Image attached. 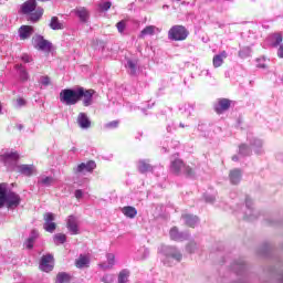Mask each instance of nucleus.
<instances>
[{
	"mask_svg": "<svg viewBox=\"0 0 283 283\" xmlns=\"http://www.w3.org/2000/svg\"><path fill=\"white\" fill-rule=\"evenodd\" d=\"M83 92L80 91V86L76 88H64L60 93V101L64 105H76L81 101Z\"/></svg>",
	"mask_w": 283,
	"mask_h": 283,
	"instance_id": "nucleus-1",
	"label": "nucleus"
},
{
	"mask_svg": "<svg viewBox=\"0 0 283 283\" xmlns=\"http://www.w3.org/2000/svg\"><path fill=\"white\" fill-rule=\"evenodd\" d=\"M187 36H189V30L185 25L177 24L168 31L169 41H186Z\"/></svg>",
	"mask_w": 283,
	"mask_h": 283,
	"instance_id": "nucleus-2",
	"label": "nucleus"
},
{
	"mask_svg": "<svg viewBox=\"0 0 283 283\" xmlns=\"http://www.w3.org/2000/svg\"><path fill=\"white\" fill-rule=\"evenodd\" d=\"M170 171L176 174V176H180V174H185V176H188L189 178H192L193 176V169L189 166H185V163H182L181 159L171 161Z\"/></svg>",
	"mask_w": 283,
	"mask_h": 283,
	"instance_id": "nucleus-3",
	"label": "nucleus"
},
{
	"mask_svg": "<svg viewBox=\"0 0 283 283\" xmlns=\"http://www.w3.org/2000/svg\"><path fill=\"white\" fill-rule=\"evenodd\" d=\"M32 45L40 52H52V42L43 39V35H35L32 38Z\"/></svg>",
	"mask_w": 283,
	"mask_h": 283,
	"instance_id": "nucleus-4",
	"label": "nucleus"
},
{
	"mask_svg": "<svg viewBox=\"0 0 283 283\" xmlns=\"http://www.w3.org/2000/svg\"><path fill=\"white\" fill-rule=\"evenodd\" d=\"M159 253H163V255H166L167 258H172V260H176L177 262L182 260V253L175 247L161 245L159 248Z\"/></svg>",
	"mask_w": 283,
	"mask_h": 283,
	"instance_id": "nucleus-5",
	"label": "nucleus"
},
{
	"mask_svg": "<svg viewBox=\"0 0 283 283\" xmlns=\"http://www.w3.org/2000/svg\"><path fill=\"white\" fill-rule=\"evenodd\" d=\"M4 205L8 207V209H17V207L21 205V196L14 191H7Z\"/></svg>",
	"mask_w": 283,
	"mask_h": 283,
	"instance_id": "nucleus-6",
	"label": "nucleus"
},
{
	"mask_svg": "<svg viewBox=\"0 0 283 283\" xmlns=\"http://www.w3.org/2000/svg\"><path fill=\"white\" fill-rule=\"evenodd\" d=\"M80 92H82V95H80V101H82L84 107H90L92 103H94V94L96 92L92 88L85 90L84 87L80 86Z\"/></svg>",
	"mask_w": 283,
	"mask_h": 283,
	"instance_id": "nucleus-7",
	"label": "nucleus"
},
{
	"mask_svg": "<svg viewBox=\"0 0 283 283\" xmlns=\"http://www.w3.org/2000/svg\"><path fill=\"white\" fill-rule=\"evenodd\" d=\"M40 269L44 273H50L54 269V256L52 254H45L41 258Z\"/></svg>",
	"mask_w": 283,
	"mask_h": 283,
	"instance_id": "nucleus-8",
	"label": "nucleus"
},
{
	"mask_svg": "<svg viewBox=\"0 0 283 283\" xmlns=\"http://www.w3.org/2000/svg\"><path fill=\"white\" fill-rule=\"evenodd\" d=\"M96 169V163L94 160H90L87 163H82L74 168L76 174H92Z\"/></svg>",
	"mask_w": 283,
	"mask_h": 283,
	"instance_id": "nucleus-9",
	"label": "nucleus"
},
{
	"mask_svg": "<svg viewBox=\"0 0 283 283\" xmlns=\"http://www.w3.org/2000/svg\"><path fill=\"white\" fill-rule=\"evenodd\" d=\"M43 229L46 230L48 233H54V231H56V223H54V213L46 212L44 214Z\"/></svg>",
	"mask_w": 283,
	"mask_h": 283,
	"instance_id": "nucleus-10",
	"label": "nucleus"
},
{
	"mask_svg": "<svg viewBox=\"0 0 283 283\" xmlns=\"http://www.w3.org/2000/svg\"><path fill=\"white\" fill-rule=\"evenodd\" d=\"M32 34H34V27L32 25H21L18 30L20 41H28Z\"/></svg>",
	"mask_w": 283,
	"mask_h": 283,
	"instance_id": "nucleus-11",
	"label": "nucleus"
},
{
	"mask_svg": "<svg viewBox=\"0 0 283 283\" xmlns=\"http://www.w3.org/2000/svg\"><path fill=\"white\" fill-rule=\"evenodd\" d=\"M66 227L71 235H78V221L76 220V217L70 216L66 222Z\"/></svg>",
	"mask_w": 283,
	"mask_h": 283,
	"instance_id": "nucleus-12",
	"label": "nucleus"
},
{
	"mask_svg": "<svg viewBox=\"0 0 283 283\" xmlns=\"http://www.w3.org/2000/svg\"><path fill=\"white\" fill-rule=\"evenodd\" d=\"M253 205V201L251 200V198H245V214L244 218L245 220H255V218H258V214H255V211L253 210V208H251V206Z\"/></svg>",
	"mask_w": 283,
	"mask_h": 283,
	"instance_id": "nucleus-13",
	"label": "nucleus"
},
{
	"mask_svg": "<svg viewBox=\"0 0 283 283\" xmlns=\"http://www.w3.org/2000/svg\"><path fill=\"white\" fill-rule=\"evenodd\" d=\"M17 160H19L18 153H4L0 155V161L3 163V165H8L9 163H17Z\"/></svg>",
	"mask_w": 283,
	"mask_h": 283,
	"instance_id": "nucleus-14",
	"label": "nucleus"
},
{
	"mask_svg": "<svg viewBox=\"0 0 283 283\" xmlns=\"http://www.w3.org/2000/svg\"><path fill=\"white\" fill-rule=\"evenodd\" d=\"M90 255L87 254H80V256L75 260V266L77 269H87L90 266Z\"/></svg>",
	"mask_w": 283,
	"mask_h": 283,
	"instance_id": "nucleus-15",
	"label": "nucleus"
},
{
	"mask_svg": "<svg viewBox=\"0 0 283 283\" xmlns=\"http://www.w3.org/2000/svg\"><path fill=\"white\" fill-rule=\"evenodd\" d=\"M77 123L82 129H90V127H92V122L90 120V117H87V114L85 113L78 114Z\"/></svg>",
	"mask_w": 283,
	"mask_h": 283,
	"instance_id": "nucleus-16",
	"label": "nucleus"
},
{
	"mask_svg": "<svg viewBox=\"0 0 283 283\" xmlns=\"http://www.w3.org/2000/svg\"><path fill=\"white\" fill-rule=\"evenodd\" d=\"M34 10H36V0H28L21 7L22 14H30Z\"/></svg>",
	"mask_w": 283,
	"mask_h": 283,
	"instance_id": "nucleus-17",
	"label": "nucleus"
},
{
	"mask_svg": "<svg viewBox=\"0 0 283 283\" xmlns=\"http://www.w3.org/2000/svg\"><path fill=\"white\" fill-rule=\"evenodd\" d=\"M76 17H78L82 23H87V19H90V11L85 7H78L74 10Z\"/></svg>",
	"mask_w": 283,
	"mask_h": 283,
	"instance_id": "nucleus-18",
	"label": "nucleus"
},
{
	"mask_svg": "<svg viewBox=\"0 0 283 283\" xmlns=\"http://www.w3.org/2000/svg\"><path fill=\"white\" fill-rule=\"evenodd\" d=\"M14 70H17L19 74V78L20 81H22V83H25V81H29L30 73H28V70L25 69V66H23V64H15Z\"/></svg>",
	"mask_w": 283,
	"mask_h": 283,
	"instance_id": "nucleus-19",
	"label": "nucleus"
},
{
	"mask_svg": "<svg viewBox=\"0 0 283 283\" xmlns=\"http://www.w3.org/2000/svg\"><path fill=\"white\" fill-rule=\"evenodd\" d=\"M231 107V101L223 98L220 99L219 103L214 106V111L217 114H222V112H227Z\"/></svg>",
	"mask_w": 283,
	"mask_h": 283,
	"instance_id": "nucleus-20",
	"label": "nucleus"
},
{
	"mask_svg": "<svg viewBox=\"0 0 283 283\" xmlns=\"http://www.w3.org/2000/svg\"><path fill=\"white\" fill-rule=\"evenodd\" d=\"M227 51H222L219 54L214 55L212 59L213 67H222V64L224 63V59H227Z\"/></svg>",
	"mask_w": 283,
	"mask_h": 283,
	"instance_id": "nucleus-21",
	"label": "nucleus"
},
{
	"mask_svg": "<svg viewBox=\"0 0 283 283\" xmlns=\"http://www.w3.org/2000/svg\"><path fill=\"white\" fill-rule=\"evenodd\" d=\"M231 185H238L242 180V170L233 169L229 174Z\"/></svg>",
	"mask_w": 283,
	"mask_h": 283,
	"instance_id": "nucleus-22",
	"label": "nucleus"
},
{
	"mask_svg": "<svg viewBox=\"0 0 283 283\" xmlns=\"http://www.w3.org/2000/svg\"><path fill=\"white\" fill-rule=\"evenodd\" d=\"M122 213L126 217L129 218L130 220H134L136 216H138V210H136L132 206H125L122 208Z\"/></svg>",
	"mask_w": 283,
	"mask_h": 283,
	"instance_id": "nucleus-23",
	"label": "nucleus"
},
{
	"mask_svg": "<svg viewBox=\"0 0 283 283\" xmlns=\"http://www.w3.org/2000/svg\"><path fill=\"white\" fill-rule=\"evenodd\" d=\"M36 238H39V231L32 230L29 238L24 242V247L27 249H33L34 248V242H36Z\"/></svg>",
	"mask_w": 283,
	"mask_h": 283,
	"instance_id": "nucleus-24",
	"label": "nucleus"
},
{
	"mask_svg": "<svg viewBox=\"0 0 283 283\" xmlns=\"http://www.w3.org/2000/svg\"><path fill=\"white\" fill-rule=\"evenodd\" d=\"M181 218L185 220V224H187V227L193 228L196 224H198V222H200L198 217L192 214H182Z\"/></svg>",
	"mask_w": 283,
	"mask_h": 283,
	"instance_id": "nucleus-25",
	"label": "nucleus"
},
{
	"mask_svg": "<svg viewBox=\"0 0 283 283\" xmlns=\"http://www.w3.org/2000/svg\"><path fill=\"white\" fill-rule=\"evenodd\" d=\"M18 171L23 176H32V174L35 171V168L32 165H20L18 166Z\"/></svg>",
	"mask_w": 283,
	"mask_h": 283,
	"instance_id": "nucleus-26",
	"label": "nucleus"
},
{
	"mask_svg": "<svg viewBox=\"0 0 283 283\" xmlns=\"http://www.w3.org/2000/svg\"><path fill=\"white\" fill-rule=\"evenodd\" d=\"M156 30H158V28H156L155 25L146 27L144 30L140 31L139 39H145V36H154V34H156Z\"/></svg>",
	"mask_w": 283,
	"mask_h": 283,
	"instance_id": "nucleus-27",
	"label": "nucleus"
},
{
	"mask_svg": "<svg viewBox=\"0 0 283 283\" xmlns=\"http://www.w3.org/2000/svg\"><path fill=\"white\" fill-rule=\"evenodd\" d=\"M170 238L171 240L182 241V240H187V234L179 232L178 228L175 227L170 229Z\"/></svg>",
	"mask_w": 283,
	"mask_h": 283,
	"instance_id": "nucleus-28",
	"label": "nucleus"
},
{
	"mask_svg": "<svg viewBox=\"0 0 283 283\" xmlns=\"http://www.w3.org/2000/svg\"><path fill=\"white\" fill-rule=\"evenodd\" d=\"M8 193V184H0V209L6 206V196Z\"/></svg>",
	"mask_w": 283,
	"mask_h": 283,
	"instance_id": "nucleus-29",
	"label": "nucleus"
},
{
	"mask_svg": "<svg viewBox=\"0 0 283 283\" xmlns=\"http://www.w3.org/2000/svg\"><path fill=\"white\" fill-rule=\"evenodd\" d=\"M49 27L51 28V30H64L65 29V25L63 24V22L59 21L57 17L51 18Z\"/></svg>",
	"mask_w": 283,
	"mask_h": 283,
	"instance_id": "nucleus-30",
	"label": "nucleus"
},
{
	"mask_svg": "<svg viewBox=\"0 0 283 283\" xmlns=\"http://www.w3.org/2000/svg\"><path fill=\"white\" fill-rule=\"evenodd\" d=\"M43 17V9L38 8L34 12L30 13L28 20L31 21V23H36L39 19Z\"/></svg>",
	"mask_w": 283,
	"mask_h": 283,
	"instance_id": "nucleus-31",
	"label": "nucleus"
},
{
	"mask_svg": "<svg viewBox=\"0 0 283 283\" xmlns=\"http://www.w3.org/2000/svg\"><path fill=\"white\" fill-rule=\"evenodd\" d=\"M130 272L127 269H124L119 272L117 283H128Z\"/></svg>",
	"mask_w": 283,
	"mask_h": 283,
	"instance_id": "nucleus-32",
	"label": "nucleus"
},
{
	"mask_svg": "<svg viewBox=\"0 0 283 283\" xmlns=\"http://www.w3.org/2000/svg\"><path fill=\"white\" fill-rule=\"evenodd\" d=\"M72 280V276L65 272H60L56 275V281L55 283H70Z\"/></svg>",
	"mask_w": 283,
	"mask_h": 283,
	"instance_id": "nucleus-33",
	"label": "nucleus"
},
{
	"mask_svg": "<svg viewBox=\"0 0 283 283\" xmlns=\"http://www.w3.org/2000/svg\"><path fill=\"white\" fill-rule=\"evenodd\" d=\"M67 241V237L64 233H56L53 237V242L59 247V244H65Z\"/></svg>",
	"mask_w": 283,
	"mask_h": 283,
	"instance_id": "nucleus-34",
	"label": "nucleus"
},
{
	"mask_svg": "<svg viewBox=\"0 0 283 283\" xmlns=\"http://www.w3.org/2000/svg\"><path fill=\"white\" fill-rule=\"evenodd\" d=\"M138 169L140 174H147V171H151L153 167L146 160H139Z\"/></svg>",
	"mask_w": 283,
	"mask_h": 283,
	"instance_id": "nucleus-35",
	"label": "nucleus"
},
{
	"mask_svg": "<svg viewBox=\"0 0 283 283\" xmlns=\"http://www.w3.org/2000/svg\"><path fill=\"white\" fill-rule=\"evenodd\" d=\"M52 182H54V178L53 177H46V176H42L38 180V184L42 185L43 187H51Z\"/></svg>",
	"mask_w": 283,
	"mask_h": 283,
	"instance_id": "nucleus-36",
	"label": "nucleus"
},
{
	"mask_svg": "<svg viewBox=\"0 0 283 283\" xmlns=\"http://www.w3.org/2000/svg\"><path fill=\"white\" fill-rule=\"evenodd\" d=\"M283 41L281 33H274L272 35V48H277Z\"/></svg>",
	"mask_w": 283,
	"mask_h": 283,
	"instance_id": "nucleus-37",
	"label": "nucleus"
},
{
	"mask_svg": "<svg viewBox=\"0 0 283 283\" xmlns=\"http://www.w3.org/2000/svg\"><path fill=\"white\" fill-rule=\"evenodd\" d=\"M116 264V255L114 253L107 254V269H113Z\"/></svg>",
	"mask_w": 283,
	"mask_h": 283,
	"instance_id": "nucleus-38",
	"label": "nucleus"
},
{
	"mask_svg": "<svg viewBox=\"0 0 283 283\" xmlns=\"http://www.w3.org/2000/svg\"><path fill=\"white\" fill-rule=\"evenodd\" d=\"M240 59H247L248 56H251V48L245 46L242 50L239 51Z\"/></svg>",
	"mask_w": 283,
	"mask_h": 283,
	"instance_id": "nucleus-39",
	"label": "nucleus"
},
{
	"mask_svg": "<svg viewBox=\"0 0 283 283\" xmlns=\"http://www.w3.org/2000/svg\"><path fill=\"white\" fill-rule=\"evenodd\" d=\"M116 28H117L119 34H123V32H125V29L127 28V20H122V21L117 22Z\"/></svg>",
	"mask_w": 283,
	"mask_h": 283,
	"instance_id": "nucleus-40",
	"label": "nucleus"
},
{
	"mask_svg": "<svg viewBox=\"0 0 283 283\" xmlns=\"http://www.w3.org/2000/svg\"><path fill=\"white\" fill-rule=\"evenodd\" d=\"M239 154L241 155V156H249V154H251V148H249V146H247V145H241L240 147H239Z\"/></svg>",
	"mask_w": 283,
	"mask_h": 283,
	"instance_id": "nucleus-41",
	"label": "nucleus"
},
{
	"mask_svg": "<svg viewBox=\"0 0 283 283\" xmlns=\"http://www.w3.org/2000/svg\"><path fill=\"white\" fill-rule=\"evenodd\" d=\"M39 83H40V85H42L43 87H48V85H50V83H51L50 76H48V75L40 76Z\"/></svg>",
	"mask_w": 283,
	"mask_h": 283,
	"instance_id": "nucleus-42",
	"label": "nucleus"
},
{
	"mask_svg": "<svg viewBox=\"0 0 283 283\" xmlns=\"http://www.w3.org/2000/svg\"><path fill=\"white\" fill-rule=\"evenodd\" d=\"M186 251L188 253H196V251H198V243L196 242H190L187 247H186Z\"/></svg>",
	"mask_w": 283,
	"mask_h": 283,
	"instance_id": "nucleus-43",
	"label": "nucleus"
},
{
	"mask_svg": "<svg viewBox=\"0 0 283 283\" xmlns=\"http://www.w3.org/2000/svg\"><path fill=\"white\" fill-rule=\"evenodd\" d=\"M97 12L99 13L107 12V0H103L102 2L98 3Z\"/></svg>",
	"mask_w": 283,
	"mask_h": 283,
	"instance_id": "nucleus-44",
	"label": "nucleus"
},
{
	"mask_svg": "<svg viewBox=\"0 0 283 283\" xmlns=\"http://www.w3.org/2000/svg\"><path fill=\"white\" fill-rule=\"evenodd\" d=\"M21 61L23 63H32L33 59L32 55H29L28 53H24L21 55Z\"/></svg>",
	"mask_w": 283,
	"mask_h": 283,
	"instance_id": "nucleus-45",
	"label": "nucleus"
},
{
	"mask_svg": "<svg viewBox=\"0 0 283 283\" xmlns=\"http://www.w3.org/2000/svg\"><path fill=\"white\" fill-rule=\"evenodd\" d=\"M127 67L130 69V74H136V63H134L132 60L127 62Z\"/></svg>",
	"mask_w": 283,
	"mask_h": 283,
	"instance_id": "nucleus-46",
	"label": "nucleus"
},
{
	"mask_svg": "<svg viewBox=\"0 0 283 283\" xmlns=\"http://www.w3.org/2000/svg\"><path fill=\"white\" fill-rule=\"evenodd\" d=\"M118 123H119L118 120H113V122L108 123L107 127L109 129H116V127H118Z\"/></svg>",
	"mask_w": 283,
	"mask_h": 283,
	"instance_id": "nucleus-47",
	"label": "nucleus"
},
{
	"mask_svg": "<svg viewBox=\"0 0 283 283\" xmlns=\"http://www.w3.org/2000/svg\"><path fill=\"white\" fill-rule=\"evenodd\" d=\"M252 147H258L260 149V147H262V142L258 138H254L252 143Z\"/></svg>",
	"mask_w": 283,
	"mask_h": 283,
	"instance_id": "nucleus-48",
	"label": "nucleus"
},
{
	"mask_svg": "<svg viewBox=\"0 0 283 283\" xmlns=\"http://www.w3.org/2000/svg\"><path fill=\"white\" fill-rule=\"evenodd\" d=\"M205 200L206 202H216V197L211 196V195H206L205 196Z\"/></svg>",
	"mask_w": 283,
	"mask_h": 283,
	"instance_id": "nucleus-49",
	"label": "nucleus"
},
{
	"mask_svg": "<svg viewBox=\"0 0 283 283\" xmlns=\"http://www.w3.org/2000/svg\"><path fill=\"white\" fill-rule=\"evenodd\" d=\"M75 198L77 200H81V198H83V190L81 189L75 190Z\"/></svg>",
	"mask_w": 283,
	"mask_h": 283,
	"instance_id": "nucleus-50",
	"label": "nucleus"
},
{
	"mask_svg": "<svg viewBox=\"0 0 283 283\" xmlns=\"http://www.w3.org/2000/svg\"><path fill=\"white\" fill-rule=\"evenodd\" d=\"M277 56H279V59H283V43L280 45V48L277 50Z\"/></svg>",
	"mask_w": 283,
	"mask_h": 283,
	"instance_id": "nucleus-51",
	"label": "nucleus"
},
{
	"mask_svg": "<svg viewBox=\"0 0 283 283\" xmlns=\"http://www.w3.org/2000/svg\"><path fill=\"white\" fill-rule=\"evenodd\" d=\"M17 103H18V105H19L20 107H23V105H25V99L19 98V99L17 101Z\"/></svg>",
	"mask_w": 283,
	"mask_h": 283,
	"instance_id": "nucleus-52",
	"label": "nucleus"
},
{
	"mask_svg": "<svg viewBox=\"0 0 283 283\" xmlns=\"http://www.w3.org/2000/svg\"><path fill=\"white\" fill-rule=\"evenodd\" d=\"M191 109H193V108L192 107H188L187 116H191Z\"/></svg>",
	"mask_w": 283,
	"mask_h": 283,
	"instance_id": "nucleus-53",
	"label": "nucleus"
},
{
	"mask_svg": "<svg viewBox=\"0 0 283 283\" xmlns=\"http://www.w3.org/2000/svg\"><path fill=\"white\" fill-rule=\"evenodd\" d=\"M167 132L169 133V134H171V132H172V129H171V126H167Z\"/></svg>",
	"mask_w": 283,
	"mask_h": 283,
	"instance_id": "nucleus-54",
	"label": "nucleus"
},
{
	"mask_svg": "<svg viewBox=\"0 0 283 283\" xmlns=\"http://www.w3.org/2000/svg\"><path fill=\"white\" fill-rule=\"evenodd\" d=\"M109 8H112V2H107V10H109Z\"/></svg>",
	"mask_w": 283,
	"mask_h": 283,
	"instance_id": "nucleus-55",
	"label": "nucleus"
},
{
	"mask_svg": "<svg viewBox=\"0 0 283 283\" xmlns=\"http://www.w3.org/2000/svg\"><path fill=\"white\" fill-rule=\"evenodd\" d=\"M232 160L235 163V161H238V156H233L232 157Z\"/></svg>",
	"mask_w": 283,
	"mask_h": 283,
	"instance_id": "nucleus-56",
	"label": "nucleus"
},
{
	"mask_svg": "<svg viewBox=\"0 0 283 283\" xmlns=\"http://www.w3.org/2000/svg\"><path fill=\"white\" fill-rule=\"evenodd\" d=\"M258 66L262 67V69L266 67V65H264V64H259Z\"/></svg>",
	"mask_w": 283,
	"mask_h": 283,
	"instance_id": "nucleus-57",
	"label": "nucleus"
},
{
	"mask_svg": "<svg viewBox=\"0 0 283 283\" xmlns=\"http://www.w3.org/2000/svg\"><path fill=\"white\" fill-rule=\"evenodd\" d=\"M99 269L105 270V266L103 264H99Z\"/></svg>",
	"mask_w": 283,
	"mask_h": 283,
	"instance_id": "nucleus-58",
	"label": "nucleus"
},
{
	"mask_svg": "<svg viewBox=\"0 0 283 283\" xmlns=\"http://www.w3.org/2000/svg\"><path fill=\"white\" fill-rule=\"evenodd\" d=\"M179 126L184 128V127H185V124L180 123Z\"/></svg>",
	"mask_w": 283,
	"mask_h": 283,
	"instance_id": "nucleus-59",
	"label": "nucleus"
},
{
	"mask_svg": "<svg viewBox=\"0 0 283 283\" xmlns=\"http://www.w3.org/2000/svg\"><path fill=\"white\" fill-rule=\"evenodd\" d=\"M256 151V154H260V150H255Z\"/></svg>",
	"mask_w": 283,
	"mask_h": 283,
	"instance_id": "nucleus-60",
	"label": "nucleus"
},
{
	"mask_svg": "<svg viewBox=\"0 0 283 283\" xmlns=\"http://www.w3.org/2000/svg\"><path fill=\"white\" fill-rule=\"evenodd\" d=\"M185 112H187V108H185Z\"/></svg>",
	"mask_w": 283,
	"mask_h": 283,
	"instance_id": "nucleus-61",
	"label": "nucleus"
},
{
	"mask_svg": "<svg viewBox=\"0 0 283 283\" xmlns=\"http://www.w3.org/2000/svg\"><path fill=\"white\" fill-rule=\"evenodd\" d=\"M0 112H1V107H0Z\"/></svg>",
	"mask_w": 283,
	"mask_h": 283,
	"instance_id": "nucleus-62",
	"label": "nucleus"
}]
</instances>
